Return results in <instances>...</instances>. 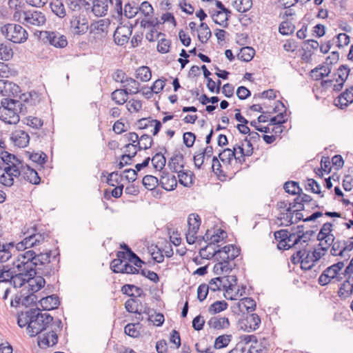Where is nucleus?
I'll return each mask as SVG.
<instances>
[{
	"label": "nucleus",
	"instance_id": "338daca9",
	"mask_svg": "<svg viewBox=\"0 0 353 353\" xmlns=\"http://www.w3.org/2000/svg\"><path fill=\"white\" fill-rule=\"evenodd\" d=\"M171 41L165 38L161 39L157 45V50L161 54L168 53L171 46Z\"/></svg>",
	"mask_w": 353,
	"mask_h": 353
},
{
	"label": "nucleus",
	"instance_id": "de8ad7c7",
	"mask_svg": "<svg viewBox=\"0 0 353 353\" xmlns=\"http://www.w3.org/2000/svg\"><path fill=\"white\" fill-rule=\"evenodd\" d=\"M150 161L152 163L154 168L159 171H161L164 168L166 163V159L161 152L156 153L152 159L150 158Z\"/></svg>",
	"mask_w": 353,
	"mask_h": 353
},
{
	"label": "nucleus",
	"instance_id": "c756f323",
	"mask_svg": "<svg viewBox=\"0 0 353 353\" xmlns=\"http://www.w3.org/2000/svg\"><path fill=\"white\" fill-rule=\"evenodd\" d=\"M183 160V155L180 152L174 154L168 162V167L170 170L172 172H178L179 171L178 170V167L183 169L184 168Z\"/></svg>",
	"mask_w": 353,
	"mask_h": 353
},
{
	"label": "nucleus",
	"instance_id": "79ce46f5",
	"mask_svg": "<svg viewBox=\"0 0 353 353\" xmlns=\"http://www.w3.org/2000/svg\"><path fill=\"white\" fill-rule=\"evenodd\" d=\"M50 6L52 12L59 17L63 18L66 15L62 0H52Z\"/></svg>",
	"mask_w": 353,
	"mask_h": 353
},
{
	"label": "nucleus",
	"instance_id": "2eb2a0df",
	"mask_svg": "<svg viewBox=\"0 0 353 353\" xmlns=\"http://www.w3.org/2000/svg\"><path fill=\"white\" fill-rule=\"evenodd\" d=\"M26 25L40 26L45 24L46 19L45 14L38 10L23 11Z\"/></svg>",
	"mask_w": 353,
	"mask_h": 353
},
{
	"label": "nucleus",
	"instance_id": "aec40b11",
	"mask_svg": "<svg viewBox=\"0 0 353 353\" xmlns=\"http://www.w3.org/2000/svg\"><path fill=\"white\" fill-rule=\"evenodd\" d=\"M20 91L19 85L7 80H0V92L3 96L14 97Z\"/></svg>",
	"mask_w": 353,
	"mask_h": 353
},
{
	"label": "nucleus",
	"instance_id": "ddd939ff",
	"mask_svg": "<svg viewBox=\"0 0 353 353\" xmlns=\"http://www.w3.org/2000/svg\"><path fill=\"white\" fill-rule=\"evenodd\" d=\"M17 272L16 270L14 271V274H12L10 276V283L13 285L14 288H21L26 283L28 284L32 282V279L35 276L36 274H33L32 273H28L21 271H18Z\"/></svg>",
	"mask_w": 353,
	"mask_h": 353
},
{
	"label": "nucleus",
	"instance_id": "393cba45",
	"mask_svg": "<svg viewBox=\"0 0 353 353\" xmlns=\"http://www.w3.org/2000/svg\"><path fill=\"white\" fill-rule=\"evenodd\" d=\"M131 89H117L111 93V99L118 105H123L128 101L127 96L133 94Z\"/></svg>",
	"mask_w": 353,
	"mask_h": 353
},
{
	"label": "nucleus",
	"instance_id": "bb28decb",
	"mask_svg": "<svg viewBox=\"0 0 353 353\" xmlns=\"http://www.w3.org/2000/svg\"><path fill=\"white\" fill-rule=\"evenodd\" d=\"M289 206L285 209V213L281 212L279 219H283L286 221L285 225H291L294 223L293 218L295 215L294 210L296 209L297 204H295L294 199L292 202H290Z\"/></svg>",
	"mask_w": 353,
	"mask_h": 353
},
{
	"label": "nucleus",
	"instance_id": "20e7f679",
	"mask_svg": "<svg viewBox=\"0 0 353 353\" xmlns=\"http://www.w3.org/2000/svg\"><path fill=\"white\" fill-rule=\"evenodd\" d=\"M153 144L154 140L151 136L147 134H142L139 141H136L132 146L135 150L132 153L122 154L117 166L119 169H122L125 165L132 164V160L137 155V151L149 149Z\"/></svg>",
	"mask_w": 353,
	"mask_h": 353
},
{
	"label": "nucleus",
	"instance_id": "49530a36",
	"mask_svg": "<svg viewBox=\"0 0 353 353\" xmlns=\"http://www.w3.org/2000/svg\"><path fill=\"white\" fill-rule=\"evenodd\" d=\"M124 16L128 19L134 17L139 12V4L135 1L128 2L124 6Z\"/></svg>",
	"mask_w": 353,
	"mask_h": 353
},
{
	"label": "nucleus",
	"instance_id": "6ab92c4d",
	"mask_svg": "<svg viewBox=\"0 0 353 353\" xmlns=\"http://www.w3.org/2000/svg\"><path fill=\"white\" fill-rule=\"evenodd\" d=\"M274 239L279 242L277 244V248L280 250H287L295 245L287 244V239L290 238V231L286 229H281L274 232Z\"/></svg>",
	"mask_w": 353,
	"mask_h": 353
},
{
	"label": "nucleus",
	"instance_id": "7ed1b4c3",
	"mask_svg": "<svg viewBox=\"0 0 353 353\" xmlns=\"http://www.w3.org/2000/svg\"><path fill=\"white\" fill-rule=\"evenodd\" d=\"M32 320L28 325V333L30 336L33 337L43 331L50 328L52 324L54 323V318L48 313H42L39 307L32 308Z\"/></svg>",
	"mask_w": 353,
	"mask_h": 353
},
{
	"label": "nucleus",
	"instance_id": "f8f14e48",
	"mask_svg": "<svg viewBox=\"0 0 353 353\" xmlns=\"http://www.w3.org/2000/svg\"><path fill=\"white\" fill-rule=\"evenodd\" d=\"M133 26L130 24L129 26H123L118 27L113 34L115 43L118 46H125L129 41L130 37L132 33Z\"/></svg>",
	"mask_w": 353,
	"mask_h": 353
},
{
	"label": "nucleus",
	"instance_id": "dca6fc26",
	"mask_svg": "<svg viewBox=\"0 0 353 353\" xmlns=\"http://www.w3.org/2000/svg\"><path fill=\"white\" fill-rule=\"evenodd\" d=\"M350 69L347 65H341L334 74L335 76L336 83L333 85V91L340 92L344 85V83L347 80L350 74Z\"/></svg>",
	"mask_w": 353,
	"mask_h": 353
},
{
	"label": "nucleus",
	"instance_id": "a211bd4d",
	"mask_svg": "<svg viewBox=\"0 0 353 353\" xmlns=\"http://www.w3.org/2000/svg\"><path fill=\"white\" fill-rule=\"evenodd\" d=\"M24 105L23 109L25 112H27L28 107H34L37 105L41 101V94L34 90H32L26 94H23L20 97Z\"/></svg>",
	"mask_w": 353,
	"mask_h": 353
},
{
	"label": "nucleus",
	"instance_id": "39448f33",
	"mask_svg": "<svg viewBox=\"0 0 353 353\" xmlns=\"http://www.w3.org/2000/svg\"><path fill=\"white\" fill-rule=\"evenodd\" d=\"M1 32L9 41L14 43H23L28 38V33L21 25L6 23L1 27Z\"/></svg>",
	"mask_w": 353,
	"mask_h": 353
},
{
	"label": "nucleus",
	"instance_id": "37998d69",
	"mask_svg": "<svg viewBox=\"0 0 353 353\" xmlns=\"http://www.w3.org/2000/svg\"><path fill=\"white\" fill-rule=\"evenodd\" d=\"M30 312H32V308L26 312H21L20 313H18L17 324L20 327H24L25 326H27L26 329L28 330L30 320L32 319L31 318L32 313L30 314Z\"/></svg>",
	"mask_w": 353,
	"mask_h": 353
},
{
	"label": "nucleus",
	"instance_id": "58836bf2",
	"mask_svg": "<svg viewBox=\"0 0 353 353\" xmlns=\"http://www.w3.org/2000/svg\"><path fill=\"white\" fill-rule=\"evenodd\" d=\"M283 189L285 192L292 195L300 196L301 194L303 193L299 182L294 181H286L283 185Z\"/></svg>",
	"mask_w": 353,
	"mask_h": 353
},
{
	"label": "nucleus",
	"instance_id": "e2e57ef3",
	"mask_svg": "<svg viewBox=\"0 0 353 353\" xmlns=\"http://www.w3.org/2000/svg\"><path fill=\"white\" fill-rule=\"evenodd\" d=\"M26 154H28L30 160L40 165L45 164L48 159L47 155L43 152H41L40 154L26 152Z\"/></svg>",
	"mask_w": 353,
	"mask_h": 353
},
{
	"label": "nucleus",
	"instance_id": "864d4df0",
	"mask_svg": "<svg viewBox=\"0 0 353 353\" xmlns=\"http://www.w3.org/2000/svg\"><path fill=\"white\" fill-rule=\"evenodd\" d=\"M123 184H121L116 186L111 191H110L108 189H105L103 192V196L106 200H110L112 196L115 199H119L123 194Z\"/></svg>",
	"mask_w": 353,
	"mask_h": 353
},
{
	"label": "nucleus",
	"instance_id": "7c9ffc66",
	"mask_svg": "<svg viewBox=\"0 0 353 353\" xmlns=\"http://www.w3.org/2000/svg\"><path fill=\"white\" fill-rule=\"evenodd\" d=\"M14 247V242H1L0 241V263H5L12 257L10 249Z\"/></svg>",
	"mask_w": 353,
	"mask_h": 353
},
{
	"label": "nucleus",
	"instance_id": "4d7b16f0",
	"mask_svg": "<svg viewBox=\"0 0 353 353\" xmlns=\"http://www.w3.org/2000/svg\"><path fill=\"white\" fill-rule=\"evenodd\" d=\"M136 77L139 79L141 81H148L152 77L151 70L148 66L139 67L136 70Z\"/></svg>",
	"mask_w": 353,
	"mask_h": 353
},
{
	"label": "nucleus",
	"instance_id": "f704fd0d",
	"mask_svg": "<svg viewBox=\"0 0 353 353\" xmlns=\"http://www.w3.org/2000/svg\"><path fill=\"white\" fill-rule=\"evenodd\" d=\"M108 1L101 0H95L94 3H92L90 8L92 12L97 17H102L107 14L108 12Z\"/></svg>",
	"mask_w": 353,
	"mask_h": 353
},
{
	"label": "nucleus",
	"instance_id": "b1692460",
	"mask_svg": "<svg viewBox=\"0 0 353 353\" xmlns=\"http://www.w3.org/2000/svg\"><path fill=\"white\" fill-rule=\"evenodd\" d=\"M208 325L214 330H223L228 328L230 323L228 317L213 316L208 321Z\"/></svg>",
	"mask_w": 353,
	"mask_h": 353
},
{
	"label": "nucleus",
	"instance_id": "4468645a",
	"mask_svg": "<svg viewBox=\"0 0 353 353\" xmlns=\"http://www.w3.org/2000/svg\"><path fill=\"white\" fill-rule=\"evenodd\" d=\"M294 199L295 204H297L299 206L303 205V209L306 211H311L316 208L321 210L324 208L323 205H319L317 201L314 200L310 195L304 192L301 194L300 196H296Z\"/></svg>",
	"mask_w": 353,
	"mask_h": 353
},
{
	"label": "nucleus",
	"instance_id": "a18cd8bd",
	"mask_svg": "<svg viewBox=\"0 0 353 353\" xmlns=\"http://www.w3.org/2000/svg\"><path fill=\"white\" fill-rule=\"evenodd\" d=\"M13 50L10 43H0V59L9 61L13 57Z\"/></svg>",
	"mask_w": 353,
	"mask_h": 353
},
{
	"label": "nucleus",
	"instance_id": "cd10ccee",
	"mask_svg": "<svg viewBox=\"0 0 353 353\" xmlns=\"http://www.w3.org/2000/svg\"><path fill=\"white\" fill-rule=\"evenodd\" d=\"M179 182L186 188H190L194 184L195 177L194 173L190 170H179L178 172Z\"/></svg>",
	"mask_w": 353,
	"mask_h": 353
},
{
	"label": "nucleus",
	"instance_id": "9d476101",
	"mask_svg": "<svg viewBox=\"0 0 353 353\" xmlns=\"http://www.w3.org/2000/svg\"><path fill=\"white\" fill-rule=\"evenodd\" d=\"M261 318L256 313L245 314L238 321V325L240 328L244 331H255L259 327L261 324Z\"/></svg>",
	"mask_w": 353,
	"mask_h": 353
},
{
	"label": "nucleus",
	"instance_id": "5fc2aeb1",
	"mask_svg": "<svg viewBox=\"0 0 353 353\" xmlns=\"http://www.w3.org/2000/svg\"><path fill=\"white\" fill-rule=\"evenodd\" d=\"M295 26L287 19L282 21L279 26V32L282 35H290L293 34Z\"/></svg>",
	"mask_w": 353,
	"mask_h": 353
},
{
	"label": "nucleus",
	"instance_id": "f03ea898",
	"mask_svg": "<svg viewBox=\"0 0 353 353\" xmlns=\"http://www.w3.org/2000/svg\"><path fill=\"white\" fill-rule=\"evenodd\" d=\"M217 247H220L217 245ZM208 245L201 248L199 250V254L202 259H211L215 257L216 260L223 261L224 263L230 262L234 260L240 255L241 249L237 248L235 245L229 244L218 249H213L212 252L205 254Z\"/></svg>",
	"mask_w": 353,
	"mask_h": 353
},
{
	"label": "nucleus",
	"instance_id": "5701e85b",
	"mask_svg": "<svg viewBox=\"0 0 353 353\" xmlns=\"http://www.w3.org/2000/svg\"><path fill=\"white\" fill-rule=\"evenodd\" d=\"M352 102L353 92L350 90H345L334 99V104L340 109H344Z\"/></svg>",
	"mask_w": 353,
	"mask_h": 353
},
{
	"label": "nucleus",
	"instance_id": "bf43d9fd",
	"mask_svg": "<svg viewBox=\"0 0 353 353\" xmlns=\"http://www.w3.org/2000/svg\"><path fill=\"white\" fill-rule=\"evenodd\" d=\"M119 248L123 250L122 251H117L116 252V256L117 260L120 261V259H127L130 256V254H134V251L131 249V248L125 243H122L120 244Z\"/></svg>",
	"mask_w": 353,
	"mask_h": 353
},
{
	"label": "nucleus",
	"instance_id": "c03bdc74",
	"mask_svg": "<svg viewBox=\"0 0 353 353\" xmlns=\"http://www.w3.org/2000/svg\"><path fill=\"white\" fill-rule=\"evenodd\" d=\"M352 294L353 284H350L349 281H344L339 289L338 296L341 299H345L350 297Z\"/></svg>",
	"mask_w": 353,
	"mask_h": 353
},
{
	"label": "nucleus",
	"instance_id": "72a5a7b5",
	"mask_svg": "<svg viewBox=\"0 0 353 353\" xmlns=\"http://www.w3.org/2000/svg\"><path fill=\"white\" fill-rule=\"evenodd\" d=\"M1 107L8 108V109L19 112V113H25L23 109L24 105H23V103L19 101L12 99L3 98L1 101Z\"/></svg>",
	"mask_w": 353,
	"mask_h": 353
},
{
	"label": "nucleus",
	"instance_id": "6e6552de",
	"mask_svg": "<svg viewBox=\"0 0 353 353\" xmlns=\"http://www.w3.org/2000/svg\"><path fill=\"white\" fill-rule=\"evenodd\" d=\"M110 268L114 273L126 274H139L141 270L134 267L133 264L127 259H120L119 262L117 258L111 261Z\"/></svg>",
	"mask_w": 353,
	"mask_h": 353
},
{
	"label": "nucleus",
	"instance_id": "0eeeda50",
	"mask_svg": "<svg viewBox=\"0 0 353 353\" xmlns=\"http://www.w3.org/2000/svg\"><path fill=\"white\" fill-rule=\"evenodd\" d=\"M62 328L63 323L61 320H55L48 332L38 336V345L41 348L55 345L58 343L57 332L61 331Z\"/></svg>",
	"mask_w": 353,
	"mask_h": 353
},
{
	"label": "nucleus",
	"instance_id": "423d86ee",
	"mask_svg": "<svg viewBox=\"0 0 353 353\" xmlns=\"http://www.w3.org/2000/svg\"><path fill=\"white\" fill-rule=\"evenodd\" d=\"M36 252L30 250L23 254H19L12 265L18 271L37 274V262H34Z\"/></svg>",
	"mask_w": 353,
	"mask_h": 353
},
{
	"label": "nucleus",
	"instance_id": "473e14b6",
	"mask_svg": "<svg viewBox=\"0 0 353 353\" xmlns=\"http://www.w3.org/2000/svg\"><path fill=\"white\" fill-rule=\"evenodd\" d=\"M23 177L26 181L34 185H38L41 181L38 172L27 164L26 165V170L23 173Z\"/></svg>",
	"mask_w": 353,
	"mask_h": 353
},
{
	"label": "nucleus",
	"instance_id": "f3484780",
	"mask_svg": "<svg viewBox=\"0 0 353 353\" xmlns=\"http://www.w3.org/2000/svg\"><path fill=\"white\" fill-rule=\"evenodd\" d=\"M159 182V185L166 191L174 190L177 186L176 176L173 174H170L166 171L161 172V175Z\"/></svg>",
	"mask_w": 353,
	"mask_h": 353
},
{
	"label": "nucleus",
	"instance_id": "69168bd1",
	"mask_svg": "<svg viewBox=\"0 0 353 353\" xmlns=\"http://www.w3.org/2000/svg\"><path fill=\"white\" fill-rule=\"evenodd\" d=\"M30 230L32 231L33 233H35V235H37L36 237V241L37 244H40L42 242H43L46 239L49 238L50 236V232H42L41 230H39L37 225L32 226Z\"/></svg>",
	"mask_w": 353,
	"mask_h": 353
},
{
	"label": "nucleus",
	"instance_id": "9b49d317",
	"mask_svg": "<svg viewBox=\"0 0 353 353\" xmlns=\"http://www.w3.org/2000/svg\"><path fill=\"white\" fill-rule=\"evenodd\" d=\"M256 307V301L252 297H244L232 307V312L244 316L245 314H248L255 310Z\"/></svg>",
	"mask_w": 353,
	"mask_h": 353
},
{
	"label": "nucleus",
	"instance_id": "774afa93",
	"mask_svg": "<svg viewBox=\"0 0 353 353\" xmlns=\"http://www.w3.org/2000/svg\"><path fill=\"white\" fill-rule=\"evenodd\" d=\"M302 261H300L299 263H301V268L303 270H312V269L314 266V263H312V264L309 265V263L312 261V258L310 256V251L306 252L305 255L303 256V257L301 259Z\"/></svg>",
	"mask_w": 353,
	"mask_h": 353
},
{
	"label": "nucleus",
	"instance_id": "8fccbe9b",
	"mask_svg": "<svg viewBox=\"0 0 353 353\" xmlns=\"http://www.w3.org/2000/svg\"><path fill=\"white\" fill-rule=\"evenodd\" d=\"M232 339V334H222L215 339L214 347L219 350L226 347Z\"/></svg>",
	"mask_w": 353,
	"mask_h": 353
},
{
	"label": "nucleus",
	"instance_id": "c9c22d12",
	"mask_svg": "<svg viewBox=\"0 0 353 353\" xmlns=\"http://www.w3.org/2000/svg\"><path fill=\"white\" fill-rule=\"evenodd\" d=\"M201 224V219L196 213H192L188 217V231L196 234Z\"/></svg>",
	"mask_w": 353,
	"mask_h": 353
},
{
	"label": "nucleus",
	"instance_id": "2f4dec72",
	"mask_svg": "<svg viewBox=\"0 0 353 353\" xmlns=\"http://www.w3.org/2000/svg\"><path fill=\"white\" fill-rule=\"evenodd\" d=\"M216 156L212 157V170L214 174L216 176L217 179L221 181H225L228 178V175L221 168L222 165Z\"/></svg>",
	"mask_w": 353,
	"mask_h": 353
},
{
	"label": "nucleus",
	"instance_id": "0e129e2a",
	"mask_svg": "<svg viewBox=\"0 0 353 353\" xmlns=\"http://www.w3.org/2000/svg\"><path fill=\"white\" fill-rule=\"evenodd\" d=\"M226 283H223L222 288L225 292L233 290V288L237 283V277L235 275H228L225 276Z\"/></svg>",
	"mask_w": 353,
	"mask_h": 353
},
{
	"label": "nucleus",
	"instance_id": "a878e982",
	"mask_svg": "<svg viewBox=\"0 0 353 353\" xmlns=\"http://www.w3.org/2000/svg\"><path fill=\"white\" fill-rule=\"evenodd\" d=\"M14 145L19 148H25L29 143L30 137L27 132L23 130L17 131L11 137Z\"/></svg>",
	"mask_w": 353,
	"mask_h": 353
},
{
	"label": "nucleus",
	"instance_id": "3c124183",
	"mask_svg": "<svg viewBox=\"0 0 353 353\" xmlns=\"http://www.w3.org/2000/svg\"><path fill=\"white\" fill-rule=\"evenodd\" d=\"M232 6L237 12L243 13L248 12L252 8V0H234Z\"/></svg>",
	"mask_w": 353,
	"mask_h": 353
},
{
	"label": "nucleus",
	"instance_id": "c85d7f7f",
	"mask_svg": "<svg viewBox=\"0 0 353 353\" xmlns=\"http://www.w3.org/2000/svg\"><path fill=\"white\" fill-rule=\"evenodd\" d=\"M88 25L86 23L81 22L80 16L73 17L70 20V28L73 33L75 34H82L88 30Z\"/></svg>",
	"mask_w": 353,
	"mask_h": 353
},
{
	"label": "nucleus",
	"instance_id": "f257e3e1",
	"mask_svg": "<svg viewBox=\"0 0 353 353\" xmlns=\"http://www.w3.org/2000/svg\"><path fill=\"white\" fill-rule=\"evenodd\" d=\"M52 252L51 250L46 252L36 253L34 259L37 262V271L41 270V275L43 276H50L54 275L58 271L59 263V250L57 248L53 253L52 260H50Z\"/></svg>",
	"mask_w": 353,
	"mask_h": 353
},
{
	"label": "nucleus",
	"instance_id": "6e6d98bb",
	"mask_svg": "<svg viewBox=\"0 0 353 353\" xmlns=\"http://www.w3.org/2000/svg\"><path fill=\"white\" fill-rule=\"evenodd\" d=\"M142 184L148 190L154 189L159 185V179L153 175H145L142 179Z\"/></svg>",
	"mask_w": 353,
	"mask_h": 353
},
{
	"label": "nucleus",
	"instance_id": "052dcab7",
	"mask_svg": "<svg viewBox=\"0 0 353 353\" xmlns=\"http://www.w3.org/2000/svg\"><path fill=\"white\" fill-rule=\"evenodd\" d=\"M46 281L42 276H37L34 279H32V282L29 283L30 289L29 292H37L43 288L45 285Z\"/></svg>",
	"mask_w": 353,
	"mask_h": 353
},
{
	"label": "nucleus",
	"instance_id": "4be33fe9",
	"mask_svg": "<svg viewBox=\"0 0 353 353\" xmlns=\"http://www.w3.org/2000/svg\"><path fill=\"white\" fill-rule=\"evenodd\" d=\"M19 112L8 108L1 107L0 119L9 124H16L19 121Z\"/></svg>",
	"mask_w": 353,
	"mask_h": 353
},
{
	"label": "nucleus",
	"instance_id": "09e8293b",
	"mask_svg": "<svg viewBox=\"0 0 353 353\" xmlns=\"http://www.w3.org/2000/svg\"><path fill=\"white\" fill-rule=\"evenodd\" d=\"M217 157L223 164L230 165L232 160L235 157L234 151L230 148H225L219 153Z\"/></svg>",
	"mask_w": 353,
	"mask_h": 353
},
{
	"label": "nucleus",
	"instance_id": "603ef678",
	"mask_svg": "<svg viewBox=\"0 0 353 353\" xmlns=\"http://www.w3.org/2000/svg\"><path fill=\"white\" fill-rule=\"evenodd\" d=\"M225 238H227L226 232L221 228H218L214 231L213 234H212L210 233V242H209L207 245H208V248H209L212 245H214L215 243H218L221 242L222 240H223Z\"/></svg>",
	"mask_w": 353,
	"mask_h": 353
},
{
	"label": "nucleus",
	"instance_id": "13d9d810",
	"mask_svg": "<svg viewBox=\"0 0 353 353\" xmlns=\"http://www.w3.org/2000/svg\"><path fill=\"white\" fill-rule=\"evenodd\" d=\"M228 304L225 301H216L210 305L208 312L212 314L219 313L228 308Z\"/></svg>",
	"mask_w": 353,
	"mask_h": 353
},
{
	"label": "nucleus",
	"instance_id": "412c9836",
	"mask_svg": "<svg viewBox=\"0 0 353 353\" xmlns=\"http://www.w3.org/2000/svg\"><path fill=\"white\" fill-rule=\"evenodd\" d=\"M39 303L42 307V310L46 311L57 309L60 305L59 298L57 294L43 297L39 301Z\"/></svg>",
	"mask_w": 353,
	"mask_h": 353
},
{
	"label": "nucleus",
	"instance_id": "a19ab883",
	"mask_svg": "<svg viewBox=\"0 0 353 353\" xmlns=\"http://www.w3.org/2000/svg\"><path fill=\"white\" fill-rule=\"evenodd\" d=\"M255 55V50L250 46H245L241 48L237 58L244 62L250 61Z\"/></svg>",
	"mask_w": 353,
	"mask_h": 353
},
{
	"label": "nucleus",
	"instance_id": "680f3d73",
	"mask_svg": "<svg viewBox=\"0 0 353 353\" xmlns=\"http://www.w3.org/2000/svg\"><path fill=\"white\" fill-rule=\"evenodd\" d=\"M137 326H141V324L139 323L127 324L124 327L125 334L132 338L139 337L140 332L137 330Z\"/></svg>",
	"mask_w": 353,
	"mask_h": 353
},
{
	"label": "nucleus",
	"instance_id": "1a4fd4ad",
	"mask_svg": "<svg viewBox=\"0 0 353 353\" xmlns=\"http://www.w3.org/2000/svg\"><path fill=\"white\" fill-rule=\"evenodd\" d=\"M42 41L57 48H63L68 45V40L65 35L57 31H42L41 32Z\"/></svg>",
	"mask_w": 353,
	"mask_h": 353
},
{
	"label": "nucleus",
	"instance_id": "ea45409f",
	"mask_svg": "<svg viewBox=\"0 0 353 353\" xmlns=\"http://www.w3.org/2000/svg\"><path fill=\"white\" fill-rule=\"evenodd\" d=\"M141 304V301L137 299V298H136V296H134V297H130V299L125 301V308L129 313H134L141 315V311L139 310V305Z\"/></svg>",
	"mask_w": 353,
	"mask_h": 353
},
{
	"label": "nucleus",
	"instance_id": "4c0bfd02",
	"mask_svg": "<svg viewBox=\"0 0 353 353\" xmlns=\"http://www.w3.org/2000/svg\"><path fill=\"white\" fill-rule=\"evenodd\" d=\"M278 103L280 104L283 108V112H280L276 116L270 118V125H279L280 128L282 127L283 124L287 121V119H284V117L286 115L287 109L281 101L279 100Z\"/></svg>",
	"mask_w": 353,
	"mask_h": 353
},
{
	"label": "nucleus",
	"instance_id": "e433bc0d",
	"mask_svg": "<svg viewBox=\"0 0 353 353\" xmlns=\"http://www.w3.org/2000/svg\"><path fill=\"white\" fill-rule=\"evenodd\" d=\"M304 188L307 191L319 194L321 198L324 196L323 192L321 190L319 183L314 179H307L304 183Z\"/></svg>",
	"mask_w": 353,
	"mask_h": 353
}]
</instances>
